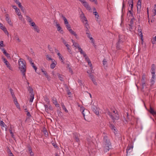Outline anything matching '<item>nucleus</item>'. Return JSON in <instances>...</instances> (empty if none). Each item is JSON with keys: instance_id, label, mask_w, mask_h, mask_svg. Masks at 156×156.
Wrapping results in <instances>:
<instances>
[{"instance_id": "44", "label": "nucleus", "mask_w": 156, "mask_h": 156, "mask_svg": "<svg viewBox=\"0 0 156 156\" xmlns=\"http://www.w3.org/2000/svg\"><path fill=\"white\" fill-rule=\"evenodd\" d=\"M14 38L16 39L19 42H20L21 41L20 39L18 36L17 35H16L14 37Z\"/></svg>"}, {"instance_id": "53", "label": "nucleus", "mask_w": 156, "mask_h": 156, "mask_svg": "<svg viewBox=\"0 0 156 156\" xmlns=\"http://www.w3.org/2000/svg\"><path fill=\"white\" fill-rule=\"evenodd\" d=\"M9 132L11 134V136L13 138H15L14 137V135L12 131V130L11 129H9Z\"/></svg>"}, {"instance_id": "7", "label": "nucleus", "mask_w": 156, "mask_h": 156, "mask_svg": "<svg viewBox=\"0 0 156 156\" xmlns=\"http://www.w3.org/2000/svg\"><path fill=\"white\" fill-rule=\"evenodd\" d=\"M73 138L75 140V141L77 142H78L80 141L79 139V134L76 133H73Z\"/></svg>"}, {"instance_id": "28", "label": "nucleus", "mask_w": 156, "mask_h": 156, "mask_svg": "<svg viewBox=\"0 0 156 156\" xmlns=\"http://www.w3.org/2000/svg\"><path fill=\"white\" fill-rule=\"evenodd\" d=\"M6 66L10 70H12V68L10 66V65L9 63V62H7V63H5Z\"/></svg>"}, {"instance_id": "35", "label": "nucleus", "mask_w": 156, "mask_h": 156, "mask_svg": "<svg viewBox=\"0 0 156 156\" xmlns=\"http://www.w3.org/2000/svg\"><path fill=\"white\" fill-rule=\"evenodd\" d=\"M16 12L17 13V14L18 16L22 17V16L21 15V13L20 12V9H16Z\"/></svg>"}, {"instance_id": "60", "label": "nucleus", "mask_w": 156, "mask_h": 156, "mask_svg": "<svg viewBox=\"0 0 156 156\" xmlns=\"http://www.w3.org/2000/svg\"><path fill=\"white\" fill-rule=\"evenodd\" d=\"M138 34H139V36H140V37H142V36L143 35V34H142V31L141 30H140V31L138 32Z\"/></svg>"}, {"instance_id": "6", "label": "nucleus", "mask_w": 156, "mask_h": 156, "mask_svg": "<svg viewBox=\"0 0 156 156\" xmlns=\"http://www.w3.org/2000/svg\"><path fill=\"white\" fill-rule=\"evenodd\" d=\"M133 0H128L129 5V6L131 7V10H129V12L130 14H131L132 12L131 10L133 11Z\"/></svg>"}, {"instance_id": "8", "label": "nucleus", "mask_w": 156, "mask_h": 156, "mask_svg": "<svg viewBox=\"0 0 156 156\" xmlns=\"http://www.w3.org/2000/svg\"><path fill=\"white\" fill-rule=\"evenodd\" d=\"M146 76L144 74L142 75V79L141 80V83L142 86V89L144 88V85L145 84L146 82Z\"/></svg>"}, {"instance_id": "19", "label": "nucleus", "mask_w": 156, "mask_h": 156, "mask_svg": "<svg viewBox=\"0 0 156 156\" xmlns=\"http://www.w3.org/2000/svg\"><path fill=\"white\" fill-rule=\"evenodd\" d=\"M118 114L115 113V116L112 115V116L111 118L114 120H115L116 119H119V117L118 116Z\"/></svg>"}, {"instance_id": "42", "label": "nucleus", "mask_w": 156, "mask_h": 156, "mask_svg": "<svg viewBox=\"0 0 156 156\" xmlns=\"http://www.w3.org/2000/svg\"><path fill=\"white\" fill-rule=\"evenodd\" d=\"M93 13H94V15L95 16V18H98L99 17L98 13L96 11L93 12Z\"/></svg>"}, {"instance_id": "56", "label": "nucleus", "mask_w": 156, "mask_h": 156, "mask_svg": "<svg viewBox=\"0 0 156 156\" xmlns=\"http://www.w3.org/2000/svg\"><path fill=\"white\" fill-rule=\"evenodd\" d=\"M30 23V24H31V26L32 27H34V26H35L36 25L35 24V23L33 22H32L31 21V23Z\"/></svg>"}, {"instance_id": "33", "label": "nucleus", "mask_w": 156, "mask_h": 156, "mask_svg": "<svg viewBox=\"0 0 156 156\" xmlns=\"http://www.w3.org/2000/svg\"><path fill=\"white\" fill-rule=\"evenodd\" d=\"M61 106L63 110H64L66 112H68V111L67 110L66 108L65 107L64 104L63 103H62L61 104Z\"/></svg>"}, {"instance_id": "22", "label": "nucleus", "mask_w": 156, "mask_h": 156, "mask_svg": "<svg viewBox=\"0 0 156 156\" xmlns=\"http://www.w3.org/2000/svg\"><path fill=\"white\" fill-rule=\"evenodd\" d=\"M121 43H123L122 39V35H119V36L118 41V44H119ZM118 45H117V46Z\"/></svg>"}, {"instance_id": "51", "label": "nucleus", "mask_w": 156, "mask_h": 156, "mask_svg": "<svg viewBox=\"0 0 156 156\" xmlns=\"http://www.w3.org/2000/svg\"><path fill=\"white\" fill-rule=\"evenodd\" d=\"M61 39L63 43L65 45H66L67 44H66V41H65V40L63 37H62Z\"/></svg>"}, {"instance_id": "26", "label": "nucleus", "mask_w": 156, "mask_h": 156, "mask_svg": "<svg viewBox=\"0 0 156 156\" xmlns=\"http://www.w3.org/2000/svg\"><path fill=\"white\" fill-rule=\"evenodd\" d=\"M67 29L69 31V32L71 33V31L70 30H73L72 29H71V27L69 24V23H68V24H66L65 25Z\"/></svg>"}, {"instance_id": "64", "label": "nucleus", "mask_w": 156, "mask_h": 156, "mask_svg": "<svg viewBox=\"0 0 156 156\" xmlns=\"http://www.w3.org/2000/svg\"><path fill=\"white\" fill-rule=\"evenodd\" d=\"M133 23L134 22L132 20H130L129 25H133Z\"/></svg>"}, {"instance_id": "2", "label": "nucleus", "mask_w": 156, "mask_h": 156, "mask_svg": "<svg viewBox=\"0 0 156 156\" xmlns=\"http://www.w3.org/2000/svg\"><path fill=\"white\" fill-rule=\"evenodd\" d=\"M103 145L105 152H107L109 150L110 148L109 147L111 146V143L106 136H105L104 137Z\"/></svg>"}, {"instance_id": "50", "label": "nucleus", "mask_w": 156, "mask_h": 156, "mask_svg": "<svg viewBox=\"0 0 156 156\" xmlns=\"http://www.w3.org/2000/svg\"><path fill=\"white\" fill-rule=\"evenodd\" d=\"M78 49L79 50V51L80 52V54H82L83 53V52H84V51H83L82 49L80 48V47H78Z\"/></svg>"}, {"instance_id": "5", "label": "nucleus", "mask_w": 156, "mask_h": 156, "mask_svg": "<svg viewBox=\"0 0 156 156\" xmlns=\"http://www.w3.org/2000/svg\"><path fill=\"white\" fill-rule=\"evenodd\" d=\"M142 0H138L137 4V12L139 13L140 12L141 8V1Z\"/></svg>"}, {"instance_id": "39", "label": "nucleus", "mask_w": 156, "mask_h": 156, "mask_svg": "<svg viewBox=\"0 0 156 156\" xmlns=\"http://www.w3.org/2000/svg\"><path fill=\"white\" fill-rule=\"evenodd\" d=\"M27 19L29 23H31L32 20L28 16H26Z\"/></svg>"}, {"instance_id": "49", "label": "nucleus", "mask_w": 156, "mask_h": 156, "mask_svg": "<svg viewBox=\"0 0 156 156\" xmlns=\"http://www.w3.org/2000/svg\"><path fill=\"white\" fill-rule=\"evenodd\" d=\"M106 113H107V114L109 115L111 118H112V113L109 111L108 110H107Z\"/></svg>"}, {"instance_id": "20", "label": "nucleus", "mask_w": 156, "mask_h": 156, "mask_svg": "<svg viewBox=\"0 0 156 156\" xmlns=\"http://www.w3.org/2000/svg\"><path fill=\"white\" fill-rule=\"evenodd\" d=\"M90 76L92 82H93V83L95 85H96L97 84V83L95 81V80L94 78V77L91 74H90Z\"/></svg>"}, {"instance_id": "31", "label": "nucleus", "mask_w": 156, "mask_h": 156, "mask_svg": "<svg viewBox=\"0 0 156 156\" xmlns=\"http://www.w3.org/2000/svg\"><path fill=\"white\" fill-rule=\"evenodd\" d=\"M30 102H33V99L34 98V94H31V95H30Z\"/></svg>"}, {"instance_id": "18", "label": "nucleus", "mask_w": 156, "mask_h": 156, "mask_svg": "<svg viewBox=\"0 0 156 156\" xmlns=\"http://www.w3.org/2000/svg\"><path fill=\"white\" fill-rule=\"evenodd\" d=\"M86 34L87 35V37L90 39V40H91V42L92 43L94 44V39L92 37H91V35L88 32H87Z\"/></svg>"}, {"instance_id": "1", "label": "nucleus", "mask_w": 156, "mask_h": 156, "mask_svg": "<svg viewBox=\"0 0 156 156\" xmlns=\"http://www.w3.org/2000/svg\"><path fill=\"white\" fill-rule=\"evenodd\" d=\"M19 69L21 72L23 76L26 78L25 72L26 70V63L25 60L22 58H20L19 60Z\"/></svg>"}, {"instance_id": "45", "label": "nucleus", "mask_w": 156, "mask_h": 156, "mask_svg": "<svg viewBox=\"0 0 156 156\" xmlns=\"http://www.w3.org/2000/svg\"><path fill=\"white\" fill-rule=\"evenodd\" d=\"M66 47H67V49H68V51L70 53H71V49L70 48H69V44H67L66 45H65Z\"/></svg>"}, {"instance_id": "43", "label": "nucleus", "mask_w": 156, "mask_h": 156, "mask_svg": "<svg viewBox=\"0 0 156 156\" xmlns=\"http://www.w3.org/2000/svg\"><path fill=\"white\" fill-rule=\"evenodd\" d=\"M107 61H106V59H105V58L104 59V60L103 61V65L104 66H107Z\"/></svg>"}, {"instance_id": "61", "label": "nucleus", "mask_w": 156, "mask_h": 156, "mask_svg": "<svg viewBox=\"0 0 156 156\" xmlns=\"http://www.w3.org/2000/svg\"><path fill=\"white\" fill-rule=\"evenodd\" d=\"M129 25V30L130 31H131L132 29H133V25Z\"/></svg>"}, {"instance_id": "46", "label": "nucleus", "mask_w": 156, "mask_h": 156, "mask_svg": "<svg viewBox=\"0 0 156 156\" xmlns=\"http://www.w3.org/2000/svg\"><path fill=\"white\" fill-rule=\"evenodd\" d=\"M127 114V119H125V117L124 118V119L126 121V122L127 123V122L128 121H129L130 120L129 119L128 117V115L129 114L128 113H126Z\"/></svg>"}, {"instance_id": "48", "label": "nucleus", "mask_w": 156, "mask_h": 156, "mask_svg": "<svg viewBox=\"0 0 156 156\" xmlns=\"http://www.w3.org/2000/svg\"><path fill=\"white\" fill-rule=\"evenodd\" d=\"M31 66H32V67L34 68V69H35V72H36V71L37 69V68L36 66H35L34 65V63H32L31 64Z\"/></svg>"}, {"instance_id": "11", "label": "nucleus", "mask_w": 156, "mask_h": 156, "mask_svg": "<svg viewBox=\"0 0 156 156\" xmlns=\"http://www.w3.org/2000/svg\"><path fill=\"white\" fill-rule=\"evenodd\" d=\"M44 107L45 108V109L46 112H48L49 111V110H53V108L51 105H44Z\"/></svg>"}, {"instance_id": "41", "label": "nucleus", "mask_w": 156, "mask_h": 156, "mask_svg": "<svg viewBox=\"0 0 156 156\" xmlns=\"http://www.w3.org/2000/svg\"><path fill=\"white\" fill-rule=\"evenodd\" d=\"M73 45L75 47L77 48L78 49V47H80L79 44L76 42L75 43H73Z\"/></svg>"}, {"instance_id": "38", "label": "nucleus", "mask_w": 156, "mask_h": 156, "mask_svg": "<svg viewBox=\"0 0 156 156\" xmlns=\"http://www.w3.org/2000/svg\"><path fill=\"white\" fill-rule=\"evenodd\" d=\"M71 31V34L73 35H74L76 37V38H77V35L76 33L75 32L73 31V30Z\"/></svg>"}, {"instance_id": "10", "label": "nucleus", "mask_w": 156, "mask_h": 156, "mask_svg": "<svg viewBox=\"0 0 156 156\" xmlns=\"http://www.w3.org/2000/svg\"><path fill=\"white\" fill-rule=\"evenodd\" d=\"M0 124L2 129L5 130V131H6L7 130L6 126L3 121H1L0 122Z\"/></svg>"}, {"instance_id": "59", "label": "nucleus", "mask_w": 156, "mask_h": 156, "mask_svg": "<svg viewBox=\"0 0 156 156\" xmlns=\"http://www.w3.org/2000/svg\"><path fill=\"white\" fill-rule=\"evenodd\" d=\"M84 24H85V27L86 28H88V24L87 23V22H85Z\"/></svg>"}, {"instance_id": "58", "label": "nucleus", "mask_w": 156, "mask_h": 156, "mask_svg": "<svg viewBox=\"0 0 156 156\" xmlns=\"http://www.w3.org/2000/svg\"><path fill=\"white\" fill-rule=\"evenodd\" d=\"M25 112H27V115L29 117H31V115H30V113L28 112V111H25Z\"/></svg>"}, {"instance_id": "30", "label": "nucleus", "mask_w": 156, "mask_h": 156, "mask_svg": "<svg viewBox=\"0 0 156 156\" xmlns=\"http://www.w3.org/2000/svg\"><path fill=\"white\" fill-rule=\"evenodd\" d=\"M133 146H130V145H128L127 147V149H126V155L127 156V154H128V151H129L131 149H132L133 148Z\"/></svg>"}, {"instance_id": "13", "label": "nucleus", "mask_w": 156, "mask_h": 156, "mask_svg": "<svg viewBox=\"0 0 156 156\" xmlns=\"http://www.w3.org/2000/svg\"><path fill=\"white\" fill-rule=\"evenodd\" d=\"M92 109L96 115H98L99 114V112L96 106L94 105L92 107Z\"/></svg>"}, {"instance_id": "15", "label": "nucleus", "mask_w": 156, "mask_h": 156, "mask_svg": "<svg viewBox=\"0 0 156 156\" xmlns=\"http://www.w3.org/2000/svg\"><path fill=\"white\" fill-rule=\"evenodd\" d=\"M42 72L44 74L45 76L47 78V80L48 81H50L51 80V77L48 74V73L45 71L42 70Z\"/></svg>"}, {"instance_id": "16", "label": "nucleus", "mask_w": 156, "mask_h": 156, "mask_svg": "<svg viewBox=\"0 0 156 156\" xmlns=\"http://www.w3.org/2000/svg\"><path fill=\"white\" fill-rule=\"evenodd\" d=\"M123 43H120L119 44H118V42L116 44V48L117 50H121L122 48V45Z\"/></svg>"}, {"instance_id": "62", "label": "nucleus", "mask_w": 156, "mask_h": 156, "mask_svg": "<svg viewBox=\"0 0 156 156\" xmlns=\"http://www.w3.org/2000/svg\"><path fill=\"white\" fill-rule=\"evenodd\" d=\"M85 60H86V61L88 63L89 62H90V60L89 58L87 57H86V58H85Z\"/></svg>"}, {"instance_id": "54", "label": "nucleus", "mask_w": 156, "mask_h": 156, "mask_svg": "<svg viewBox=\"0 0 156 156\" xmlns=\"http://www.w3.org/2000/svg\"><path fill=\"white\" fill-rule=\"evenodd\" d=\"M156 41V36L153 38V40H152V42L153 44L155 43V41Z\"/></svg>"}, {"instance_id": "55", "label": "nucleus", "mask_w": 156, "mask_h": 156, "mask_svg": "<svg viewBox=\"0 0 156 156\" xmlns=\"http://www.w3.org/2000/svg\"><path fill=\"white\" fill-rule=\"evenodd\" d=\"M3 43V41H0V47H4L5 46Z\"/></svg>"}, {"instance_id": "24", "label": "nucleus", "mask_w": 156, "mask_h": 156, "mask_svg": "<svg viewBox=\"0 0 156 156\" xmlns=\"http://www.w3.org/2000/svg\"><path fill=\"white\" fill-rule=\"evenodd\" d=\"M82 4H83L84 6L87 9H89L90 8V6H89L88 4L86 2H83Z\"/></svg>"}, {"instance_id": "32", "label": "nucleus", "mask_w": 156, "mask_h": 156, "mask_svg": "<svg viewBox=\"0 0 156 156\" xmlns=\"http://www.w3.org/2000/svg\"><path fill=\"white\" fill-rule=\"evenodd\" d=\"M28 90L29 92L30 95H31V94H34L33 93V89L31 87H29V88L28 89Z\"/></svg>"}, {"instance_id": "63", "label": "nucleus", "mask_w": 156, "mask_h": 156, "mask_svg": "<svg viewBox=\"0 0 156 156\" xmlns=\"http://www.w3.org/2000/svg\"><path fill=\"white\" fill-rule=\"evenodd\" d=\"M45 101L47 102V104H49V99L48 98H46L45 99Z\"/></svg>"}, {"instance_id": "57", "label": "nucleus", "mask_w": 156, "mask_h": 156, "mask_svg": "<svg viewBox=\"0 0 156 156\" xmlns=\"http://www.w3.org/2000/svg\"><path fill=\"white\" fill-rule=\"evenodd\" d=\"M64 23H65V25L66 24H68L69 23V22H68V21H67V19L66 18L64 19Z\"/></svg>"}, {"instance_id": "12", "label": "nucleus", "mask_w": 156, "mask_h": 156, "mask_svg": "<svg viewBox=\"0 0 156 156\" xmlns=\"http://www.w3.org/2000/svg\"><path fill=\"white\" fill-rule=\"evenodd\" d=\"M6 20L7 22L11 26H12V23L11 22V20L9 19V15L7 14L5 15Z\"/></svg>"}, {"instance_id": "4", "label": "nucleus", "mask_w": 156, "mask_h": 156, "mask_svg": "<svg viewBox=\"0 0 156 156\" xmlns=\"http://www.w3.org/2000/svg\"><path fill=\"white\" fill-rule=\"evenodd\" d=\"M54 22L55 23H56V27H57V30L59 31L60 33L62 34H63V31L62 30V27L60 26V24L58 23V22L57 21L55 20Z\"/></svg>"}, {"instance_id": "29", "label": "nucleus", "mask_w": 156, "mask_h": 156, "mask_svg": "<svg viewBox=\"0 0 156 156\" xmlns=\"http://www.w3.org/2000/svg\"><path fill=\"white\" fill-rule=\"evenodd\" d=\"M9 90L13 98H15L16 97L15 96V94H14V93L13 92V90L12 88H10L9 89Z\"/></svg>"}, {"instance_id": "21", "label": "nucleus", "mask_w": 156, "mask_h": 156, "mask_svg": "<svg viewBox=\"0 0 156 156\" xmlns=\"http://www.w3.org/2000/svg\"><path fill=\"white\" fill-rule=\"evenodd\" d=\"M53 103L55 104L56 106L59 107V104L58 103L56 99L55 98H53L52 99Z\"/></svg>"}, {"instance_id": "23", "label": "nucleus", "mask_w": 156, "mask_h": 156, "mask_svg": "<svg viewBox=\"0 0 156 156\" xmlns=\"http://www.w3.org/2000/svg\"><path fill=\"white\" fill-rule=\"evenodd\" d=\"M110 127L112 130H114V132L115 134V132H116L117 131H116V128L115 126L113 124H111L110 126Z\"/></svg>"}, {"instance_id": "37", "label": "nucleus", "mask_w": 156, "mask_h": 156, "mask_svg": "<svg viewBox=\"0 0 156 156\" xmlns=\"http://www.w3.org/2000/svg\"><path fill=\"white\" fill-rule=\"evenodd\" d=\"M46 57L47 58V60H51L52 61H53L54 60V59H53L52 58H51V56L50 55H46Z\"/></svg>"}, {"instance_id": "34", "label": "nucleus", "mask_w": 156, "mask_h": 156, "mask_svg": "<svg viewBox=\"0 0 156 156\" xmlns=\"http://www.w3.org/2000/svg\"><path fill=\"white\" fill-rule=\"evenodd\" d=\"M155 77L153 78V76L152 77L151 79V80L150 83L151 85H152L154 84V83Z\"/></svg>"}, {"instance_id": "36", "label": "nucleus", "mask_w": 156, "mask_h": 156, "mask_svg": "<svg viewBox=\"0 0 156 156\" xmlns=\"http://www.w3.org/2000/svg\"><path fill=\"white\" fill-rule=\"evenodd\" d=\"M57 76H58V77L59 79L61 80V81H63V77L62 76V75H61L59 73H57Z\"/></svg>"}, {"instance_id": "9", "label": "nucleus", "mask_w": 156, "mask_h": 156, "mask_svg": "<svg viewBox=\"0 0 156 156\" xmlns=\"http://www.w3.org/2000/svg\"><path fill=\"white\" fill-rule=\"evenodd\" d=\"M148 111L153 116H156V111H154L153 108L151 107V106H150V109L148 110Z\"/></svg>"}, {"instance_id": "17", "label": "nucleus", "mask_w": 156, "mask_h": 156, "mask_svg": "<svg viewBox=\"0 0 156 156\" xmlns=\"http://www.w3.org/2000/svg\"><path fill=\"white\" fill-rule=\"evenodd\" d=\"M81 16L82 17L81 19L82 20V21L83 23H84L85 22L87 21V18L84 16V14L82 13V14L81 15Z\"/></svg>"}, {"instance_id": "25", "label": "nucleus", "mask_w": 156, "mask_h": 156, "mask_svg": "<svg viewBox=\"0 0 156 156\" xmlns=\"http://www.w3.org/2000/svg\"><path fill=\"white\" fill-rule=\"evenodd\" d=\"M58 56L59 57V58L60 60L62 62H63V57L62 56V55L59 53H57Z\"/></svg>"}, {"instance_id": "27", "label": "nucleus", "mask_w": 156, "mask_h": 156, "mask_svg": "<svg viewBox=\"0 0 156 156\" xmlns=\"http://www.w3.org/2000/svg\"><path fill=\"white\" fill-rule=\"evenodd\" d=\"M55 61V60H54L53 61H52V63L50 65V67L52 69H54L55 67V66L56 65V64H55L54 63V62Z\"/></svg>"}, {"instance_id": "40", "label": "nucleus", "mask_w": 156, "mask_h": 156, "mask_svg": "<svg viewBox=\"0 0 156 156\" xmlns=\"http://www.w3.org/2000/svg\"><path fill=\"white\" fill-rule=\"evenodd\" d=\"M34 30L36 31L37 33L40 32V30L38 29V27L37 25L34 27Z\"/></svg>"}, {"instance_id": "52", "label": "nucleus", "mask_w": 156, "mask_h": 156, "mask_svg": "<svg viewBox=\"0 0 156 156\" xmlns=\"http://www.w3.org/2000/svg\"><path fill=\"white\" fill-rule=\"evenodd\" d=\"M78 83L79 84L80 86H81L83 85V83L81 80H78Z\"/></svg>"}, {"instance_id": "14", "label": "nucleus", "mask_w": 156, "mask_h": 156, "mask_svg": "<svg viewBox=\"0 0 156 156\" xmlns=\"http://www.w3.org/2000/svg\"><path fill=\"white\" fill-rule=\"evenodd\" d=\"M0 28L4 31L5 34H6L8 35H9V33L7 31L6 29L4 27L3 25L0 23Z\"/></svg>"}, {"instance_id": "47", "label": "nucleus", "mask_w": 156, "mask_h": 156, "mask_svg": "<svg viewBox=\"0 0 156 156\" xmlns=\"http://www.w3.org/2000/svg\"><path fill=\"white\" fill-rule=\"evenodd\" d=\"M18 6L21 9V10L23 12H24V10L23 9V7L21 5V3H19L18 5Z\"/></svg>"}, {"instance_id": "3", "label": "nucleus", "mask_w": 156, "mask_h": 156, "mask_svg": "<svg viewBox=\"0 0 156 156\" xmlns=\"http://www.w3.org/2000/svg\"><path fill=\"white\" fill-rule=\"evenodd\" d=\"M151 72L153 76V78L155 77V66L154 64H153L151 65Z\"/></svg>"}]
</instances>
